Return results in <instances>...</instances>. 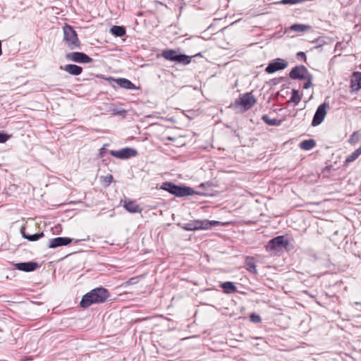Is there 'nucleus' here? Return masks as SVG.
<instances>
[{"label": "nucleus", "mask_w": 361, "mask_h": 361, "mask_svg": "<svg viewBox=\"0 0 361 361\" xmlns=\"http://www.w3.org/2000/svg\"><path fill=\"white\" fill-rule=\"evenodd\" d=\"M109 296V292L106 288H97L83 295L80 305L83 308H87L93 304L104 302Z\"/></svg>", "instance_id": "f257e3e1"}, {"label": "nucleus", "mask_w": 361, "mask_h": 361, "mask_svg": "<svg viewBox=\"0 0 361 361\" xmlns=\"http://www.w3.org/2000/svg\"><path fill=\"white\" fill-rule=\"evenodd\" d=\"M63 40L68 49L71 50L80 49V41L78 37L75 30L71 25L65 24L63 27Z\"/></svg>", "instance_id": "f03ea898"}, {"label": "nucleus", "mask_w": 361, "mask_h": 361, "mask_svg": "<svg viewBox=\"0 0 361 361\" xmlns=\"http://www.w3.org/2000/svg\"><path fill=\"white\" fill-rule=\"evenodd\" d=\"M160 188L179 197L192 195L194 193L190 187L177 185L171 182L163 183Z\"/></svg>", "instance_id": "7ed1b4c3"}, {"label": "nucleus", "mask_w": 361, "mask_h": 361, "mask_svg": "<svg viewBox=\"0 0 361 361\" xmlns=\"http://www.w3.org/2000/svg\"><path fill=\"white\" fill-rule=\"evenodd\" d=\"M293 80H305L304 89H308L312 86V75L304 66L294 67L289 73Z\"/></svg>", "instance_id": "20e7f679"}, {"label": "nucleus", "mask_w": 361, "mask_h": 361, "mask_svg": "<svg viewBox=\"0 0 361 361\" xmlns=\"http://www.w3.org/2000/svg\"><path fill=\"white\" fill-rule=\"evenodd\" d=\"M293 248L288 240L284 235L272 238V255H280L283 251H288Z\"/></svg>", "instance_id": "39448f33"}, {"label": "nucleus", "mask_w": 361, "mask_h": 361, "mask_svg": "<svg viewBox=\"0 0 361 361\" xmlns=\"http://www.w3.org/2000/svg\"><path fill=\"white\" fill-rule=\"evenodd\" d=\"M256 103V99L251 92L241 95L235 102V106L239 107L242 111L251 109Z\"/></svg>", "instance_id": "423d86ee"}, {"label": "nucleus", "mask_w": 361, "mask_h": 361, "mask_svg": "<svg viewBox=\"0 0 361 361\" xmlns=\"http://www.w3.org/2000/svg\"><path fill=\"white\" fill-rule=\"evenodd\" d=\"M161 55L165 59L171 61L183 63V64H188L190 62V56L184 54H178L177 51L173 49L164 50Z\"/></svg>", "instance_id": "0eeeda50"}, {"label": "nucleus", "mask_w": 361, "mask_h": 361, "mask_svg": "<svg viewBox=\"0 0 361 361\" xmlns=\"http://www.w3.org/2000/svg\"><path fill=\"white\" fill-rule=\"evenodd\" d=\"M109 154L112 157L120 159H128L129 158L136 157L137 152L134 148L126 147L119 150H111Z\"/></svg>", "instance_id": "6e6552de"}, {"label": "nucleus", "mask_w": 361, "mask_h": 361, "mask_svg": "<svg viewBox=\"0 0 361 361\" xmlns=\"http://www.w3.org/2000/svg\"><path fill=\"white\" fill-rule=\"evenodd\" d=\"M329 106L327 102H324L318 106L312 121V126H317L322 123L326 115V110Z\"/></svg>", "instance_id": "1a4fd4ad"}, {"label": "nucleus", "mask_w": 361, "mask_h": 361, "mask_svg": "<svg viewBox=\"0 0 361 361\" xmlns=\"http://www.w3.org/2000/svg\"><path fill=\"white\" fill-rule=\"evenodd\" d=\"M66 58L71 61L80 63H89L93 61V59L83 52H71L66 54Z\"/></svg>", "instance_id": "9d476101"}, {"label": "nucleus", "mask_w": 361, "mask_h": 361, "mask_svg": "<svg viewBox=\"0 0 361 361\" xmlns=\"http://www.w3.org/2000/svg\"><path fill=\"white\" fill-rule=\"evenodd\" d=\"M72 241L73 239L68 237H56L49 240V247L53 249L58 247L67 245Z\"/></svg>", "instance_id": "9b49d317"}, {"label": "nucleus", "mask_w": 361, "mask_h": 361, "mask_svg": "<svg viewBox=\"0 0 361 361\" xmlns=\"http://www.w3.org/2000/svg\"><path fill=\"white\" fill-rule=\"evenodd\" d=\"M14 267L18 270L30 272L35 271L39 267V264L35 262H27L16 263Z\"/></svg>", "instance_id": "f8f14e48"}, {"label": "nucleus", "mask_w": 361, "mask_h": 361, "mask_svg": "<svg viewBox=\"0 0 361 361\" xmlns=\"http://www.w3.org/2000/svg\"><path fill=\"white\" fill-rule=\"evenodd\" d=\"M108 80L115 81L120 87L126 90L139 89L138 87L135 86L130 80L126 78H121L114 79L113 78H109Z\"/></svg>", "instance_id": "ddd939ff"}, {"label": "nucleus", "mask_w": 361, "mask_h": 361, "mask_svg": "<svg viewBox=\"0 0 361 361\" xmlns=\"http://www.w3.org/2000/svg\"><path fill=\"white\" fill-rule=\"evenodd\" d=\"M63 69L72 75H79L82 72V68L75 64H67Z\"/></svg>", "instance_id": "4468645a"}, {"label": "nucleus", "mask_w": 361, "mask_h": 361, "mask_svg": "<svg viewBox=\"0 0 361 361\" xmlns=\"http://www.w3.org/2000/svg\"><path fill=\"white\" fill-rule=\"evenodd\" d=\"M198 224L200 230H207L210 229L214 226H219L220 224L219 221H209L207 219L204 220H198Z\"/></svg>", "instance_id": "2eb2a0df"}, {"label": "nucleus", "mask_w": 361, "mask_h": 361, "mask_svg": "<svg viewBox=\"0 0 361 361\" xmlns=\"http://www.w3.org/2000/svg\"><path fill=\"white\" fill-rule=\"evenodd\" d=\"M288 66V62L284 59H276L272 61V73L285 69Z\"/></svg>", "instance_id": "dca6fc26"}, {"label": "nucleus", "mask_w": 361, "mask_h": 361, "mask_svg": "<svg viewBox=\"0 0 361 361\" xmlns=\"http://www.w3.org/2000/svg\"><path fill=\"white\" fill-rule=\"evenodd\" d=\"M351 87L354 90H359L361 89V73L355 72L353 73V78L351 80Z\"/></svg>", "instance_id": "f3484780"}, {"label": "nucleus", "mask_w": 361, "mask_h": 361, "mask_svg": "<svg viewBox=\"0 0 361 361\" xmlns=\"http://www.w3.org/2000/svg\"><path fill=\"white\" fill-rule=\"evenodd\" d=\"M124 207L130 213H137L140 212L139 205L135 201H126Z\"/></svg>", "instance_id": "a211bd4d"}, {"label": "nucleus", "mask_w": 361, "mask_h": 361, "mask_svg": "<svg viewBox=\"0 0 361 361\" xmlns=\"http://www.w3.org/2000/svg\"><path fill=\"white\" fill-rule=\"evenodd\" d=\"M21 233L24 238H25L30 241H36L44 235L43 232H40V233L32 234V235L26 234L24 231V228L21 229Z\"/></svg>", "instance_id": "6ab92c4d"}, {"label": "nucleus", "mask_w": 361, "mask_h": 361, "mask_svg": "<svg viewBox=\"0 0 361 361\" xmlns=\"http://www.w3.org/2000/svg\"><path fill=\"white\" fill-rule=\"evenodd\" d=\"M360 155H361V145L355 152H353L351 154L346 157L345 160L344 161L345 165H347V164L354 161Z\"/></svg>", "instance_id": "aec40b11"}, {"label": "nucleus", "mask_w": 361, "mask_h": 361, "mask_svg": "<svg viewBox=\"0 0 361 361\" xmlns=\"http://www.w3.org/2000/svg\"><path fill=\"white\" fill-rule=\"evenodd\" d=\"M111 33L116 37H123L126 35V29L123 26L114 25L111 27Z\"/></svg>", "instance_id": "412c9836"}, {"label": "nucleus", "mask_w": 361, "mask_h": 361, "mask_svg": "<svg viewBox=\"0 0 361 361\" xmlns=\"http://www.w3.org/2000/svg\"><path fill=\"white\" fill-rule=\"evenodd\" d=\"M316 145L315 141L312 139L305 140L300 143V147L304 150H310Z\"/></svg>", "instance_id": "4be33fe9"}, {"label": "nucleus", "mask_w": 361, "mask_h": 361, "mask_svg": "<svg viewBox=\"0 0 361 361\" xmlns=\"http://www.w3.org/2000/svg\"><path fill=\"white\" fill-rule=\"evenodd\" d=\"M221 287L224 289V292L226 293H231L236 291V286L233 283L230 281H226L221 283Z\"/></svg>", "instance_id": "5701e85b"}, {"label": "nucleus", "mask_w": 361, "mask_h": 361, "mask_svg": "<svg viewBox=\"0 0 361 361\" xmlns=\"http://www.w3.org/2000/svg\"><path fill=\"white\" fill-rule=\"evenodd\" d=\"M198 220H194L185 224L183 228L185 231H197L200 230Z\"/></svg>", "instance_id": "b1692460"}, {"label": "nucleus", "mask_w": 361, "mask_h": 361, "mask_svg": "<svg viewBox=\"0 0 361 361\" xmlns=\"http://www.w3.org/2000/svg\"><path fill=\"white\" fill-rule=\"evenodd\" d=\"M311 29L310 25L302 24H293L290 27V30L295 32H305Z\"/></svg>", "instance_id": "393cba45"}, {"label": "nucleus", "mask_w": 361, "mask_h": 361, "mask_svg": "<svg viewBox=\"0 0 361 361\" xmlns=\"http://www.w3.org/2000/svg\"><path fill=\"white\" fill-rule=\"evenodd\" d=\"M301 100V96L296 90H292V95L289 102H293L295 104H298Z\"/></svg>", "instance_id": "a878e982"}, {"label": "nucleus", "mask_w": 361, "mask_h": 361, "mask_svg": "<svg viewBox=\"0 0 361 361\" xmlns=\"http://www.w3.org/2000/svg\"><path fill=\"white\" fill-rule=\"evenodd\" d=\"M110 111L112 112L114 115H121V116H125L127 113V111L122 108H118L114 105H112L110 107Z\"/></svg>", "instance_id": "bb28decb"}, {"label": "nucleus", "mask_w": 361, "mask_h": 361, "mask_svg": "<svg viewBox=\"0 0 361 361\" xmlns=\"http://www.w3.org/2000/svg\"><path fill=\"white\" fill-rule=\"evenodd\" d=\"M245 267L251 273L255 274L257 272L255 264L252 259L246 261Z\"/></svg>", "instance_id": "cd10ccee"}, {"label": "nucleus", "mask_w": 361, "mask_h": 361, "mask_svg": "<svg viewBox=\"0 0 361 361\" xmlns=\"http://www.w3.org/2000/svg\"><path fill=\"white\" fill-rule=\"evenodd\" d=\"M360 137V134L358 131L353 132L348 140L349 143L353 145H355L359 141Z\"/></svg>", "instance_id": "c85d7f7f"}, {"label": "nucleus", "mask_w": 361, "mask_h": 361, "mask_svg": "<svg viewBox=\"0 0 361 361\" xmlns=\"http://www.w3.org/2000/svg\"><path fill=\"white\" fill-rule=\"evenodd\" d=\"M140 277H141V276L132 277V278L129 279L128 281H126V282L123 283L122 286L124 287H126V286H128L130 285L136 284L139 282Z\"/></svg>", "instance_id": "c756f323"}, {"label": "nucleus", "mask_w": 361, "mask_h": 361, "mask_svg": "<svg viewBox=\"0 0 361 361\" xmlns=\"http://www.w3.org/2000/svg\"><path fill=\"white\" fill-rule=\"evenodd\" d=\"M250 321L254 323H258L261 321V318L258 314L252 313L250 316Z\"/></svg>", "instance_id": "7c9ffc66"}, {"label": "nucleus", "mask_w": 361, "mask_h": 361, "mask_svg": "<svg viewBox=\"0 0 361 361\" xmlns=\"http://www.w3.org/2000/svg\"><path fill=\"white\" fill-rule=\"evenodd\" d=\"M8 138L9 135L0 132V143H4L6 142L8 140Z\"/></svg>", "instance_id": "2f4dec72"}, {"label": "nucleus", "mask_w": 361, "mask_h": 361, "mask_svg": "<svg viewBox=\"0 0 361 361\" xmlns=\"http://www.w3.org/2000/svg\"><path fill=\"white\" fill-rule=\"evenodd\" d=\"M262 119L266 123H267L268 125H271V118L269 116L264 115L262 116Z\"/></svg>", "instance_id": "473e14b6"}, {"label": "nucleus", "mask_w": 361, "mask_h": 361, "mask_svg": "<svg viewBox=\"0 0 361 361\" xmlns=\"http://www.w3.org/2000/svg\"><path fill=\"white\" fill-rule=\"evenodd\" d=\"M106 149L104 147H102L99 150V157H103L105 153Z\"/></svg>", "instance_id": "72a5a7b5"}, {"label": "nucleus", "mask_w": 361, "mask_h": 361, "mask_svg": "<svg viewBox=\"0 0 361 361\" xmlns=\"http://www.w3.org/2000/svg\"><path fill=\"white\" fill-rule=\"evenodd\" d=\"M113 179V177L111 175H109V176L105 177V181L109 184Z\"/></svg>", "instance_id": "f704fd0d"}, {"label": "nucleus", "mask_w": 361, "mask_h": 361, "mask_svg": "<svg viewBox=\"0 0 361 361\" xmlns=\"http://www.w3.org/2000/svg\"><path fill=\"white\" fill-rule=\"evenodd\" d=\"M265 71L268 73H271V63H269Z\"/></svg>", "instance_id": "c9c22d12"}, {"label": "nucleus", "mask_w": 361, "mask_h": 361, "mask_svg": "<svg viewBox=\"0 0 361 361\" xmlns=\"http://www.w3.org/2000/svg\"><path fill=\"white\" fill-rule=\"evenodd\" d=\"M298 56H301L302 58H304V59H305V58H306V56H305V53H304V52H299V53L298 54Z\"/></svg>", "instance_id": "e433bc0d"}, {"label": "nucleus", "mask_w": 361, "mask_h": 361, "mask_svg": "<svg viewBox=\"0 0 361 361\" xmlns=\"http://www.w3.org/2000/svg\"><path fill=\"white\" fill-rule=\"evenodd\" d=\"M22 361H33V360H32V358L27 357V358L23 360Z\"/></svg>", "instance_id": "4c0bfd02"}, {"label": "nucleus", "mask_w": 361, "mask_h": 361, "mask_svg": "<svg viewBox=\"0 0 361 361\" xmlns=\"http://www.w3.org/2000/svg\"><path fill=\"white\" fill-rule=\"evenodd\" d=\"M271 123H272V126L278 125V123H276V121L274 119H272Z\"/></svg>", "instance_id": "58836bf2"}, {"label": "nucleus", "mask_w": 361, "mask_h": 361, "mask_svg": "<svg viewBox=\"0 0 361 361\" xmlns=\"http://www.w3.org/2000/svg\"><path fill=\"white\" fill-rule=\"evenodd\" d=\"M271 245V240H269L268 243H267V247Z\"/></svg>", "instance_id": "ea45409f"}, {"label": "nucleus", "mask_w": 361, "mask_h": 361, "mask_svg": "<svg viewBox=\"0 0 361 361\" xmlns=\"http://www.w3.org/2000/svg\"><path fill=\"white\" fill-rule=\"evenodd\" d=\"M272 82H273V83H274V84H276V80H274V79H272Z\"/></svg>", "instance_id": "a19ab883"}, {"label": "nucleus", "mask_w": 361, "mask_h": 361, "mask_svg": "<svg viewBox=\"0 0 361 361\" xmlns=\"http://www.w3.org/2000/svg\"><path fill=\"white\" fill-rule=\"evenodd\" d=\"M270 99H271V97H269L268 98V102H269V101H270Z\"/></svg>", "instance_id": "79ce46f5"}]
</instances>
